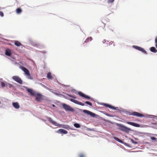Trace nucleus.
<instances>
[{"label":"nucleus","mask_w":157,"mask_h":157,"mask_svg":"<svg viewBox=\"0 0 157 157\" xmlns=\"http://www.w3.org/2000/svg\"><path fill=\"white\" fill-rule=\"evenodd\" d=\"M57 132L58 133H63L64 134H66L68 132L67 131L64 130L63 129H59L57 131Z\"/></svg>","instance_id":"nucleus-14"},{"label":"nucleus","mask_w":157,"mask_h":157,"mask_svg":"<svg viewBox=\"0 0 157 157\" xmlns=\"http://www.w3.org/2000/svg\"><path fill=\"white\" fill-rule=\"evenodd\" d=\"M79 157H85V155L83 154H80L79 155Z\"/></svg>","instance_id":"nucleus-30"},{"label":"nucleus","mask_w":157,"mask_h":157,"mask_svg":"<svg viewBox=\"0 0 157 157\" xmlns=\"http://www.w3.org/2000/svg\"><path fill=\"white\" fill-rule=\"evenodd\" d=\"M22 10L20 8H18L16 10V13L17 14H20L22 12Z\"/></svg>","instance_id":"nucleus-21"},{"label":"nucleus","mask_w":157,"mask_h":157,"mask_svg":"<svg viewBox=\"0 0 157 157\" xmlns=\"http://www.w3.org/2000/svg\"><path fill=\"white\" fill-rule=\"evenodd\" d=\"M7 83H4V82H1V86L2 87H4L6 86L7 87Z\"/></svg>","instance_id":"nucleus-24"},{"label":"nucleus","mask_w":157,"mask_h":157,"mask_svg":"<svg viewBox=\"0 0 157 157\" xmlns=\"http://www.w3.org/2000/svg\"><path fill=\"white\" fill-rule=\"evenodd\" d=\"M104 105H105V106L107 107H109V108L112 109L113 110H115L116 109V108L115 107H113V106H111V105H110L108 104H104Z\"/></svg>","instance_id":"nucleus-17"},{"label":"nucleus","mask_w":157,"mask_h":157,"mask_svg":"<svg viewBox=\"0 0 157 157\" xmlns=\"http://www.w3.org/2000/svg\"><path fill=\"white\" fill-rule=\"evenodd\" d=\"M85 103L86 104H87L90 105V106H91L92 105V103L91 102H90L86 101L85 102Z\"/></svg>","instance_id":"nucleus-27"},{"label":"nucleus","mask_w":157,"mask_h":157,"mask_svg":"<svg viewBox=\"0 0 157 157\" xmlns=\"http://www.w3.org/2000/svg\"><path fill=\"white\" fill-rule=\"evenodd\" d=\"M41 52H42V53H46V52L45 51H41Z\"/></svg>","instance_id":"nucleus-35"},{"label":"nucleus","mask_w":157,"mask_h":157,"mask_svg":"<svg viewBox=\"0 0 157 157\" xmlns=\"http://www.w3.org/2000/svg\"><path fill=\"white\" fill-rule=\"evenodd\" d=\"M20 68L24 71L26 75L28 76H30V74L29 71L26 68L24 67L21 66L20 67Z\"/></svg>","instance_id":"nucleus-8"},{"label":"nucleus","mask_w":157,"mask_h":157,"mask_svg":"<svg viewBox=\"0 0 157 157\" xmlns=\"http://www.w3.org/2000/svg\"><path fill=\"white\" fill-rule=\"evenodd\" d=\"M13 106L16 109H18L20 108V105L17 102H13L12 103Z\"/></svg>","instance_id":"nucleus-15"},{"label":"nucleus","mask_w":157,"mask_h":157,"mask_svg":"<svg viewBox=\"0 0 157 157\" xmlns=\"http://www.w3.org/2000/svg\"><path fill=\"white\" fill-rule=\"evenodd\" d=\"M114 0H109L108 1V2L109 3H111L113 2Z\"/></svg>","instance_id":"nucleus-32"},{"label":"nucleus","mask_w":157,"mask_h":157,"mask_svg":"<svg viewBox=\"0 0 157 157\" xmlns=\"http://www.w3.org/2000/svg\"><path fill=\"white\" fill-rule=\"evenodd\" d=\"M155 46L156 48H157V36H156V38L155 40Z\"/></svg>","instance_id":"nucleus-28"},{"label":"nucleus","mask_w":157,"mask_h":157,"mask_svg":"<svg viewBox=\"0 0 157 157\" xmlns=\"http://www.w3.org/2000/svg\"><path fill=\"white\" fill-rule=\"evenodd\" d=\"M117 125L119 129L125 132H126L128 133L129 131H131V130L130 128L121 124H117Z\"/></svg>","instance_id":"nucleus-2"},{"label":"nucleus","mask_w":157,"mask_h":157,"mask_svg":"<svg viewBox=\"0 0 157 157\" xmlns=\"http://www.w3.org/2000/svg\"><path fill=\"white\" fill-rule=\"evenodd\" d=\"M0 15L2 17L4 16V13L3 12L1 11H0Z\"/></svg>","instance_id":"nucleus-31"},{"label":"nucleus","mask_w":157,"mask_h":157,"mask_svg":"<svg viewBox=\"0 0 157 157\" xmlns=\"http://www.w3.org/2000/svg\"><path fill=\"white\" fill-rule=\"evenodd\" d=\"M78 94L81 96L84 97L87 99H90V97L85 95L81 92H78Z\"/></svg>","instance_id":"nucleus-13"},{"label":"nucleus","mask_w":157,"mask_h":157,"mask_svg":"<svg viewBox=\"0 0 157 157\" xmlns=\"http://www.w3.org/2000/svg\"><path fill=\"white\" fill-rule=\"evenodd\" d=\"M125 122H126L127 124H129L130 125H132L133 126H135L136 127H140V125L139 124H137V123H136L133 122H130L127 121H125Z\"/></svg>","instance_id":"nucleus-12"},{"label":"nucleus","mask_w":157,"mask_h":157,"mask_svg":"<svg viewBox=\"0 0 157 157\" xmlns=\"http://www.w3.org/2000/svg\"><path fill=\"white\" fill-rule=\"evenodd\" d=\"M74 126L76 128H79L80 127V124L78 123H75L74 124Z\"/></svg>","instance_id":"nucleus-25"},{"label":"nucleus","mask_w":157,"mask_h":157,"mask_svg":"<svg viewBox=\"0 0 157 157\" xmlns=\"http://www.w3.org/2000/svg\"><path fill=\"white\" fill-rule=\"evenodd\" d=\"M7 87H9L10 88H11L13 86V85H12L9 83H7Z\"/></svg>","instance_id":"nucleus-29"},{"label":"nucleus","mask_w":157,"mask_h":157,"mask_svg":"<svg viewBox=\"0 0 157 157\" xmlns=\"http://www.w3.org/2000/svg\"><path fill=\"white\" fill-rule=\"evenodd\" d=\"M69 96L73 98H76V96H72V95H70Z\"/></svg>","instance_id":"nucleus-34"},{"label":"nucleus","mask_w":157,"mask_h":157,"mask_svg":"<svg viewBox=\"0 0 157 157\" xmlns=\"http://www.w3.org/2000/svg\"><path fill=\"white\" fill-rule=\"evenodd\" d=\"M133 47L134 48L141 51L144 54H146L147 53L146 51L143 48L141 47L135 45H133Z\"/></svg>","instance_id":"nucleus-7"},{"label":"nucleus","mask_w":157,"mask_h":157,"mask_svg":"<svg viewBox=\"0 0 157 157\" xmlns=\"http://www.w3.org/2000/svg\"><path fill=\"white\" fill-rule=\"evenodd\" d=\"M47 78L50 79H52V78L51 73L49 72L47 74Z\"/></svg>","instance_id":"nucleus-22"},{"label":"nucleus","mask_w":157,"mask_h":157,"mask_svg":"<svg viewBox=\"0 0 157 157\" xmlns=\"http://www.w3.org/2000/svg\"><path fill=\"white\" fill-rule=\"evenodd\" d=\"M13 79L15 81L17 82L20 84H22V81L21 79L18 76H14L12 77Z\"/></svg>","instance_id":"nucleus-6"},{"label":"nucleus","mask_w":157,"mask_h":157,"mask_svg":"<svg viewBox=\"0 0 157 157\" xmlns=\"http://www.w3.org/2000/svg\"><path fill=\"white\" fill-rule=\"evenodd\" d=\"M113 138L114 140H115L118 141L119 142L121 143L122 142L121 140L119 138H117V137L114 136L113 137Z\"/></svg>","instance_id":"nucleus-23"},{"label":"nucleus","mask_w":157,"mask_h":157,"mask_svg":"<svg viewBox=\"0 0 157 157\" xmlns=\"http://www.w3.org/2000/svg\"><path fill=\"white\" fill-rule=\"evenodd\" d=\"M62 105L63 108L66 111L73 112L74 111L73 109L66 104H63Z\"/></svg>","instance_id":"nucleus-5"},{"label":"nucleus","mask_w":157,"mask_h":157,"mask_svg":"<svg viewBox=\"0 0 157 157\" xmlns=\"http://www.w3.org/2000/svg\"><path fill=\"white\" fill-rule=\"evenodd\" d=\"M83 112L87 114L88 115H90L91 117H95L96 116V114L87 110H83Z\"/></svg>","instance_id":"nucleus-10"},{"label":"nucleus","mask_w":157,"mask_h":157,"mask_svg":"<svg viewBox=\"0 0 157 157\" xmlns=\"http://www.w3.org/2000/svg\"><path fill=\"white\" fill-rule=\"evenodd\" d=\"M34 97H35L36 101L39 102L43 99V96L41 94L36 92Z\"/></svg>","instance_id":"nucleus-3"},{"label":"nucleus","mask_w":157,"mask_h":157,"mask_svg":"<svg viewBox=\"0 0 157 157\" xmlns=\"http://www.w3.org/2000/svg\"><path fill=\"white\" fill-rule=\"evenodd\" d=\"M105 42H106V44H109V45H110V44H113V46L114 45L113 42H112V41H111V42H109V43H108V42H109V41H105Z\"/></svg>","instance_id":"nucleus-26"},{"label":"nucleus","mask_w":157,"mask_h":157,"mask_svg":"<svg viewBox=\"0 0 157 157\" xmlns=\"http://www.w3.org/2000/svg\"><path fill=\"white\" fill-rule=\"evenodd\" d=\"M151 138L152 140H155L156 139V138L155 137H151Z\"/></svg>","instance_id":"nucleus-33"},{"label":"nucleus","mask_w":157,"mask_h":157,"mask_svg":"<svg viewBox=\"0 0 157 157\" xmlns=\"http://www.w3.org/2000/svg\"><path fill=\"white\" fill-rule=\"evenodd\" d=\"M14 44L17 46H20L21 45V43L18 41H15L14 42Z\"/></svg>","instance_id":"nucleus-20"},{"label":"nucleus","mask_w":157,"mask_h":157,"mask_svg":"<svg viewBox=\"0 0 157 157\" xmlns=\"http://www.w3.org/2000/svg\"><path fill=\"white\" fill-rule=\"evenodd\" d=\"M48 120L50 122L53 124L54 125L59 126V127H62L63 128L66 129H69L70 127L68 125H62L60 124H58L56 121H53L52 119L50 117L48 118Z\"/></svg>","instance_id":"nucleus-1"},{"label":"nucleus","mask_w":157,"mask_h":157,"mask_svg":"<svg viewBox=\"0 0 157 157\" xmlns=\"http://www.w3.org/2000/svg\"><path fill=\"white\" fill-rule=\"evenodd\" d=\"M53 106H55L54 105H53Z\"/></svg>","instance_id":"nucleus-36"},{"label":"nucleus","mask_w":157,"mask_h":157,"mask_svg":"<svg viewBox=\"0 0 157 157\" xmlns=\"http://www.w3.org/2000/svg\"><path fill=\"white\" fill-rule=\"evenodd\" d=\"M92 40V37H88L87 39H86V40H85V41L84 42L83 44H85V43L86 44H87L90 41Z\"/></svg>","instance_id":"nucleus-18"},{"label":"nucleus","mask_w":157,"mask_h":157,"mask_svg":"<svg viewBox=\"0 0 157 157\" xmlns=\"http://www.w3.org/2000/svg\"><path fill=\"white\" fill-rule=\"evenodd\" d=\"M128 114L130 115H132L139 117H142L144 116L143 114L136 112H129Z\"/></svg>","instance_id":"nucleus-4"},{"label":"nucleus","mask_w":157,"mask_h":157,"mask_svg":"<svg viewBox=\"0 0 157 157\" xmlns=\"http://www.w3.org/2000/svg\"><path fill=\"white\" fill-rule=\"evenodd\" d=\"M27 91L32 96H34L37 92L34 91L33 89L30 88H26Z\"/></svg>","instance_id":"nucleus-9"},{"label":"nucleus","mask_w":157,"mask_h":157,"mask_svg":"<svg viewBox=\"0 0 157 157\" xmlns=\"http://www.w3.org/2000/svg\"><path fill=\"white\" fill-rule=\"evenodd\" d=\"M150 51L152 52L156 53L157 52V50L154 47H151L150 48Z\"/></svg>","instance_id":"nucleus-19"},{"label":"nucleus","mask_w":157,"mask_h":157,"mask_svg":"<svg viewBox=\"0 0 157 157\" xmlns=\"http://www.w3.org/2000/svg\"><path fill=\"white\" fill-rule=\"evenodd\" d=\"M70 100L71 101H72L76 104L79 105H81L82 106H84L85 105L83 103H82L80 102H79L77 100L74 99H73L71 98L70 99Z\"/></svg>","instance_id":"nucleus-11"},{"label":"nucleus","mask_w":157,"mask_h":157,"mask_svg":"<svg viewBox=\"0 0 157 157\" xmlns=\"http://www.w3.org/2000/svg\"><path fill=\"white\" fill-rule=\"evenodd\" d=\"M5 54L8 56H10L11 55V51L9 49H7L6 50Z\"/></svg>","instance_id":"nucleus-16"}]
</instances>
